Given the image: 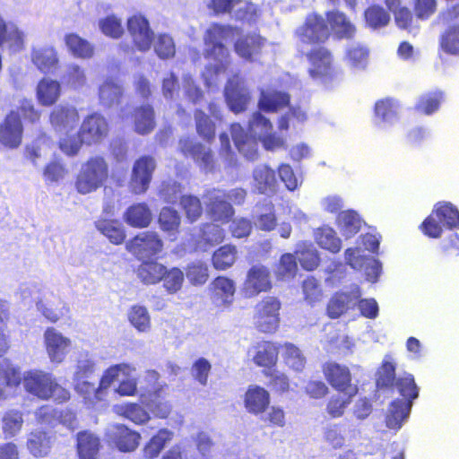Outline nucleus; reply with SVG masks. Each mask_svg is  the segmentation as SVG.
Here are the masks:
<instances>
[{"label":"nucleus","mask_w":459,"mask_h":459,"mask_svg":"<svg viewBox=\"0 0 459 459\" xmlns=\"http://www.w3.org/2000/svg\"><path fill=\"white\" fill-rule=\"evenodd\" d=\"M224 98L229 108L235 114L247 110L251 95L244 79L238 74L228 79L224 87Z\"/></svg>","instance_id":"nucleus-13"},{"label":"nucleus","mask_w":459,"mask_h":459,"mask_svg":"<svg viewBox=\"0 0 459 459\" xmlns=\"http://www.w3.org/2000/svg\"><path fill=\"white\" fill-rule=\"evenodd\" d=\"M45 348L53 363L64 361L71 346L70 339L63 336L55 328L48 327L44 333Z\"/></svg>","instance_id":"nucleus-19"},{"label":"nucleus","mask_w":459,"mask_h":459,"mask_svg":"<svg viewBox=\"0 0 459 459\" xmlns=\"http://www.w3.org/2000/svg\"><path fill=\"white\" fill-rule=\"evenodd\" d=\"M0 382L5 387L17 388L23 382V377L19 368L14 367L10 360L4 359L0 361Z\"/></svg>","instance_id":"nucleus-55"},{"label":"nucleus","mask_w":459,"mask_h":459,"mask_svg":"<svg viewBox=\"0 0 459 459\" xmlns=\"http://www.w3.org/2000/svg\"><path fill=\"white\" fill-rule=\"evenodd\" d=\"M110 439L120 452H133L139 446L141 435L124 424H117L114 427Z\"/></svg>","instance_id":"nucleus-28"},{"label":"nucleus","mask_w":459,"mask_h":459,"mask_svg":"<svg viewBox=\"0 0 459 459\" xmlns=\"http://www.w3.org/2000/svg\"><path fill=\"white\" fill-rule=\"evenodd\" d=\"M280 349L277 342L261 340L252 346V360L259 368L272 369L278 363Z\"/></svg>","instance_id":"nucleus-18"},{"label":"nucleus","mask_w":459,"mask_h":459,"mask_svg":"<svg viewBox=\"0 0 459 459\" xmlns=\"http://www.w3.org/2000/svg\"><path fill=\"white\" fill-rule=\"evenodd\" d=\"M209 291L213 302L229 307L234 299L236 283L227 276L219 275L210 283Z\"/></svg>","instance_id":"nucleus-20"},{"label":"nucleus","mask_w":459,"mask_h":459,"mask_svg":"<svg viewBox=\"0 0 459 459\" xmlns=\"http://www.w3.org/2000/svg\"><path fill=\"white\" fill-rule=\"evenodd\" d=\"M64 39L67 48L74 56L82 59L92 57L94 48L85 39H82L76 33H67Z\"/></svg>","instance_id":"nucleus-48"},{"label":"nucleus","mask_w":459,"mask_h":459,"mask_svg":"<svg viewBox=\"0 0 459 459\" xmlns=\"http://www.w3.org/2000/svg\"><path fill=\"white\" fill-rule=\"evenodd\" d=\"M178 152L186 159H190L195 166L204 173H213L218 168L215 152L212 147L190 136L178 139Z\"/></svg>","instance_id":"nucleus-4"},{"label":"nucleus","mask_w":459,"mask_h":459,"mask_svg":"<svg viewBox=\"0 0 459 459\" xmlns=\"http://www.w3.org/2000/svg\"><path fill=\"white\" fill-rule=\"evenodd\" d=\"M244 404L247 411L254 415L266 411L270 404V394L264 387L250 385L244 396Z\"/></svg>","instance_id":"nucleus-30"},{"label":"nucleus","mask_w":459,"mask_h":459,"mask_svg":"<svg viewBox=\"0 0 459 459\" xmlns=\"http://www.w3.org/2000/svg\"><path fill=\"white\" fill-rule=\"evenodd\" d=\"M123 220L132 228L144 229L152 223V212L146 203H134L126 209Z\"/></svg>","instance_id":"nucleus-29"},{"label":"nucleus","mask_w":459,"mask_h":459,"mask_svg":"<svg viewBox=\"0 0 459 459\" xmlns=\"http://www.w3.org/2000/svg\"><path fill=\"white\" fill-rule=\"evenodd\" d=\"M61 86L57 81L41 79L37 86L36 97L39 103L44 107L54 105L60 97Z\"/></svg>","instance_id":"nucleus-34"},{"label":"nucleus","mask_w":459,"mask_h":459,"mask_svg":"<svg viewBox=\"0 0 459 459\" xmlns=\"http://www.w3.org/2000/svg\"><path fill=\"white\" fill-rule=\"evenodd\" d=\"M65 414L70 420V425L76 423V415L72 411H65ZM36 420L39 424L54 426L57 421L65 422L63 417L64 412L58 411L52 406L46 404L37 409L35 411Z\"/></svg>","instance_id":"nucleus-39"},{"label":"nucleus","mask_w":459,"mask_h":459,"mask_svg":"<svg viewBox=\"0 0 459 459\" xmlns=\"http://www.w3.org/2000/svg\"><path fill=\"white\" fill-rule=\"evenodd\" d=\"M180 205L190 222L196 221L203 214L201 201L195 195H182L180 197Z\"/></svg>","instance_id":"nucleus-63"},{"label":"nucleus","mask_w":459,"mask_h":459,"mask_svg":"<svg viewBox=\"0 0 459 459\" xmlns=\"http://www.w3.org/2000/svg\"><path fill=\"white\" fill-rule=\"evenodd\" d=\"M241 30L238 27L212 23L205 30L204 35V43L206 48L204 51V56L206 59L219 60L220 57H228L229 51L222 40L233 39L240 34Z\"/></svg>","instance_id":"nucleus-5"},{"label":"nucleus","mask_w":459,"mask_h":459,"mask_svg":"<svg viewBox=\"0 0 459 459\" xmlns=\"http://www.w3.org/2000/svg\"><path fill=\"white\" fill-rule=\"evenodd\" d=\"M432 212L445 228L459 229V211L452 204L438 203Z\"/></svg>","instance_id":"nucleus-49"},{"label":"nucleus","mask_w":459,"mask_h":459,"mask_svg":"<svg viewBox=\"0 0 459 459\" xmlns=\"http://www.w3.org/2000/svg\"><path fill=\"white\" fill-rule=\"evenodd\" d=\"M110 126L104 116L92 113L86 116L78 130V136L82 137L85 145L91 146L103 143L109 135Z\"/></svg>","instance_id":"nucleus-10"},{"label":"nucleus","mask_w":459,"mask_h":459,"mask_svg":"<svg viewBox=\"0 0 459 459\" xmlns=\"http://www.w3.org/2000/svg\"><path fill=\"white\" fill-rule=\"evenodd\" d=\"M173 437V432L167 429H160L144 445L143 455L146 459H154L159 456L165 447L167 442Z\"/></svg>","instance_id":"nucleus-46"},{"label":"nucleus","mask_w":459,"mask_h":459,"mask_svg":"<svg viewBox=\"0 0 459 459\" xmlns=\"http://www.w3.org/2000/svg\"><path fill=\"white\" fill-rule=\"evenodd\" d=\"M80 120L77 108L71 105H58L49 114V123L55 130L73 128Z\"/></svg>","instance_id":"nucleus-25"},{"label":"nucleus","mask_w":459,"mask_h":459,"mask_svg":"<svg viewBox=\"0 0 459 459\" xmlns=\"http://www.w3.org/2000/svg\"><path fill=\"white\" fill-rule=\"evenodd\" d=\"M273 288L270 269L263 264L252 265L247 272L242 290L246 297H255L269 292Z\"/></svg>","instance_id":"nucleus-15"},{"label":"nucleus","mask_w":459,"mask_h":459,"mask_svg":"<svg viewBox=\"0 0 459 459\" xmlns=\"http://www.w3.org/2000/svg\"><path fill=\"white\" fill-rule=\"evenodd\" d=\"M101 447V439L94 432L84 429L76 434L75 448L78 459H97Z\"/></svg>","instance_id":"nucleus-22"},{"label":"nucleus","mask_w":459,"mask_h":459,"mask_svg":"<svg viewBox=\"0 0 459 459\" xmlns=\"http://www.w3.org/2000/svg\"><path fill=\"white\" fill-rule=\"evenodd\" d=\"M156 169L155 159L151 155H143L134 162L128 181L129 191L134 195L147 192Z\"/></svg>","instance_id":"nucleus-9"},{"label":"nucleus","mask_w":459,"mask_h":459,"mask_svg":"<svg viewBox=\"0 0 459 459\" xmlns=\"http://www.w3.org/2000/svg\"><path fill=\"white\" fill-rule=\"evenodd\" d=\"M158 223L164 233L176 236L179 232L181 218L175 209L166 206L159 213Z\"/></svg>","instance_id":"nucleus-50"},{"label":"nucleus","mask_w":459,"mask_h":459,"mask_svg":"<svg viewBox=\"0 0 459 459\" xmlns=\"http://www.w3.org/2000/svg\"><path fill=\"white\" fill-rule=\"evenodd\" d=\"M290 97L287 92L279 91H262L258 107L265 112H276L290 105Z\"/></svg>","instance_id":"nucleus-35"},{"label":"nucleus","mask_w":459,"mask_h":459,"mask_svg":"<svg viewBox=\"0 0 459 459\" xmlns=\"http://www.w3.org/2000/svg\"><path fill=\"white\" fill-rule=\"evenodd\" d=\"M117 412L136 425H142L150 420L148 411L137 403H126L117 406Z\"/></svg>","instance_id":"nucleus-51"},{"label":"nucleus","mask_w":459,"mask_h":459,"mask_svg":"<svg viewBox=\"0 0 459 459\" xmlns=\"http://www.w3.org/2000/svg\"><path fill=\"white\" fill-rule=\"evenodd\" d=\"M128 320L138 332H147L151 327V316L145 307L134 305L128 311Z\"/></svg>","instance_id":"nucleus-59"},{"label":"nucleus","mask_w":459,"mask_h":459,"mask_svg":"<svg viewBox=\"0 0 459 459\" xmlns=\"http://www.w3.org/2000/svg\"><path fill=\"white\" fill-rule=\"evenodd\" d=\"M295 36L306 45L325 44L331 37V30L325 17L318 13H308L303 23L295 30Z\"/></svg>","instance_id":"nucleus-7"},{"label":"nucleus","mask_w":459,"mask_h":459,"mask_svg":"<svg viewBox=\"0 0 459 459\" xmlns=\"http://www.w3.org/2000/svg\"><path fill=\"white\" fill-rule=\"evenodd\" d=\"M51 446V437L43 430L31 432L27 440V448L36 458L47 456L50 453Z\"/></svg>","instance_id":"nucleus-44"},{"label":"nucleus","mask_w":459,"mask_h":459,"mask_svg":"<svg viewBox=\"0 0 459 459\" xmlns=\"http://www.w3.org/2000/svg\"><path fill=\"white\" fill-rule=\"evenodd\" d=\"M412 403L396 399L390 404L388 413L385 417V424L388 429H399L403 420L408 417Z\"/></svg>","instance_id":"nucleus-42"},{"label":"nucleus","mask_w":459,"mask_h":459,"mask_svg":"<svg viewBox=\"0 0 459 459\" xmlns=\"http://www.w3.org/2000/svg\"><path fill=\"white\" fill-rule=\"evenodd\" d=\"M55 377L44 370L31 369L23 375V386L27 393L40 400L48 401L49 390Z\"/></svg>","instance_id":"nucleus-16"},{"label":"nucleus","mask_w":459,"mask_h":459,"mask_svg":"<svg viewBox=\"0 0 459 459\" xmlns=\"http://www.w3.org/2000/svg\"><path fill=\"white\" fill-rule=\"evenodd\" d=\"M314 238L319 247L333 254H337L342 249V240L331 227L323 226L316 229Z\"/></svg>","instance_id":"nucleus-38"},{"label":"nucleus","mask_w":459,"mask_h":459,"mask_svg":"<svg viewBox=\"0 0 459 459\" xmlns=\"http://www.w3.org/2000/svg\"><path fill=\"white\" fill-rule=\"evenodd\" d=\"M189 283L194 286L204 285L209 279V267L205 262L194 261L185 269Z\"/></svg>","instance_id":"nucleus-56"},{"label":"nucleus","mask_w":459,"mask_h":459,"mask_svg":"<svg viewBox=\"0 0 459 459\" xmlns=\"http://www.w3.org/2000/svg\"><path fill=\"white\" fill-rule=\"evenodd\" d=\"M361 296L360 288L354 286L351 290L348 292L338 291L335 292L326 307V313L330 318L336 319L342 315L346 313L351 303H355Z\"/></svg>","instance_id":"nucleus-21"},{"label":"nucleus","mask_w":459,"mask_h":459,"mask_svg":"<svg viewBox=\"0 0 459 459\" xmlns=\"http://www.w3.org/2000/svg\"><path fill=\"white\" fill-rule=\"evenodd\" d=\"M75 390L82 396L84 403L89 406H95L100 402L106 401V394H99V386L95 387L94 384L86 380H77Z\"/></svg>","instance_id":"nucleus-57"},{"label":"nucleus","mask_w":459,"mask_h":459,"mask_svg":"<svg viewBox=\"0 0 459 459\" xmlns=\"http://www.w3.org/2000/svg\"><path fill=\"white\" fill-rule=\"evenodd\" d=\"M31 60L43 74L54 73L59 64L57 52L52 47L33 50L31 53Z\"/></svg>","instance_id":"nucleus-32"},{"label":"nucleus","mask_w":459,"mask_h":459,"mask_svg":"<svg viewBox=\"0 0 459 459\" xmlns=\"http://www.w3.org/2000/svg\"><path fill=\"white\" fill-rule=\"evenodd\" d=\"M330 30H333L337 39H350L356 33V28L346 14L338 10L327 11L325 14Z\"/></svg>","instance_id":"nucleus-26"},{"label":"nucleus","mask_w":459,"mask_h":459,"mask_svg":"<svg viewBox=\"0 0 459 459\" xmlns=\"http://www.w3.org/2000/svg\"><path fill=\"white\" fill-rule=\"evenodd\" d=\"M364 19L368 27L377 30L389 23L390 15L384 7L371 4L364 11Z\"/></svg>","instance_id":"nucleus-53"},{"label":"nucleus","mask_w":459,"mask_h":459,"mask_svg":"<svg viewBox=\"0 0 459 459\" xmlns=\"http://www.w3.org/2000/svg\"><path fill=\"white\" fill-rule=\"evenodd\" d=\"M165 267L156 260H144L138 265L135 273L143 284L155 285L161 281Z\"/></svg>","instance_id":"nucleus-31"},{"label":"nucleus","mask_w":459,"mask_h":459,"mask_svg":"<svg viewBox=\"0 0 459 459\" xmlns=\"http://www.w3.org/2000/svg\"><path fill=\"white\" fill-rule=\"evenodd\" d=\"M131 369L130 366L126 363L115 364L108 367L104 370L99 383V394H106L108 395V389L117 379L120 373L127 374Z\"/></svg>","instance_id":"nucleus-58"},{"label":"nucleus","mask_w":459,"mask_h":459,"mask_svg":"<svg viewBox=\"0 0 459 459\" xmlns=\"http://www.w3.org/2000/svg\"><path fill=\"white\" fill-rule=\"evenodd\" d=\"M438 50L447 56H459V25L453 24L441 32Z\"/></svg>","instance_id":"nucleus-41"},{"label":"nucleus","mask_w":459,"mask_h":459,"mask_svg":"<svg viewBox=\"0 0 459 459\" xmlns=\"http://www.w3.org/2000/svg\"><path fill=\"white\" fill-rule=\"evenodd\" d=\"M230 132L238 151L249 160L257 156V141L248 135L239 123H232Z\"/></svg>","instance_id":"nucleus-27"},{"label":"nucleus","mask_w":459,"mask_h":459,"mask_svg":"<svg viewBox=\"0 0 459 459\" xmlns=\"http://www.w3.org/2000/svg\"><path fill=\"white\" fill-rule=\"evenodd\" d=\"M2 421L4 434L6 437H13L22 429V413L20 411L10 410L4 413Z\"/></svg>","instance_id":"nucleus-62"},{"label":"nucleus","mask_w":459,"mask_h":459,"mask_svg":"<svg viewBox=\"0 0 459 459\" xmlns=\"http://www.w3.org/2000/svg\"><path fill=\"white\" fill-rule=\"evenodd\" d=\"M344 395L333 394L325 403V412L330 419L342 418L357 394L352 392L342 393Z\"/></svg>","instance_id":"nucleus-47"},{"label":"nucleus","mask_w":459,"mask_h":459,"mask_svg":"<svg viewBox=\"0 0 459 459\" xmlns=\"http://www.w3.org/2000/svg\"><path fill=\"white\" fill-rule=\"evenodd\" d=\"M185 275L178 267L168 269L165 267V273L162 277L163 287L169 294H175L179 291L183 286Z\"/></svg>","instance_id":"nucleus-61"},{"label":"nucleus","mask_w":459,"mask_h":459,"mask_svg":"<svg viewBox=\"0 0 459 459\" xmlns=\"http://www.w3.org/2000/svg\"><path fill=\"white\" fill-rule=\"evenodd\" d=\"M128 252L141 258H151L163 250V241L160 235L152 230L136 234L126 245Z\"/></svg>","instance_id":"nucleus-11"},{"label":"nucleus","mask_w":459,"mask_h":459,"mask_svg":"<svg viewBox=\"0 0 459 459\" xmlns=\"http://www.w3.org/2000/svg\"><path fill=\"white\" fill-rule=\"evenodd\" d=\"M130 118L134 132L141 135L149 134L156 126L155 111L151 104L134 108Z\"/></svg>","instance_id":"nucleus-23"},{"label":"nucleus","mask_w":459,"mask_h":459,"mask_svg":"<svg viewBox=\"0 0 459 459\" xmlns=\"http://www.w3.org/2000/svg\"><path fill=\"white\" fill-rule=\"evenodd\" d=\"M281 348L284 350L282 359L285 365L294 371H303L307 360L301 351L291 342H284Z\"/></svg>","instance_id":"nucleus-52"},{"label":"nucleus","mask_w":459,"mask_h":459,"mask_svg":"<svg viewBox=\"0 0 459 459\" xmlns=\"http://www.w3.org/2000/svg\"><path fill=\"white\" fill-rule=\"evenodd\" d=\"M266 39L258 33H247L237 39L234 51L245 61L254 62L262 54Z\"/></svg>","instance_id":"nucleus-17"},{"label":"nucleus","mask_w":459,"mask_h":459,"mask_svg":"<svg viewBox=\"0 0 459 459\" xmlns=\"http://www.w3.org/2000/svg\"><path fill=\"white\" fill-rule=\"evenodd\" d=\"M40 117L41 112L36 108L31 100H21L17 108L7 112L0 122V143L9 149L18 148L23 138L22 118L36 124Z\"/></svg>","instance_id":"nucleus-1"},{"label":"nucleus","mask_w":459,"mask_h":459,"mask_svg":"<svg viewBox=\"0 0 459 459\" xmlns=\"http://www.w3.org/2000/svg\"><path fill=\"white\" fill-rule=\"evenodd\" d=\"M196 134L208 143H212L216 137V125L203 109L196 108L194 111Z\"/></svg>","instance_id":"nucleus-45"},{"label":"nucleus","mask_w":459,"mask_h":459,"mask_svg":"<svg viewBox=\"0 0 459 459\" xmlns=\"http://www.w3.org/2000/svg\"><path fill=\"white\" fill-rule=\"evenodd\" d=\"M275 171L267 165H259L253 170V189L259 195H272L277 190Z\"/></svg>","instance_id":"nucleus-24"},{"label":"nucleus","mask_w":459,"mask_h":459,"mask_svg":"<svg viewBox=\"0 0 459 459\" xmlns=\"http://www.w3.org/2000/svg\"><path fill=\"white\" fill-rule=\"evenodd\" d=\"M336 224L342 235L345 238L354 237L361 229V219L352 210H346L339 212L336 218Z\"/></svg>","instance_id":"nucleus-43"},{"label":"nucleus","mask_w":459,"mask_h":459,"mask_svg":"<svg viewBox=\"0 0 459 459\" xmlns=\"http://www.w3.org/2000/svg\"><path fill=\"white\" fill-rule=\"evenodd\" d=\"M322 373L327 384L339 393L352 392L358 394V385L353 383L350 368L334 360H328L321 367Z\"/></svg>","instance_id":"nucleus-8"},{"label":"nucleus","mask_w":459,"mask_h":459,"mask_svg":"<svg viewBox=\"0 0 459 459\" xmlns=\"http://www.w3.org/2000/svg\"><path fill=\"white\" fill-rule=\"evenodd\" d=\"M304 300L313 306L322 301L324 298L323 289L314 276L307 277L301 284Z\"/></svg>","instance_id":"nucleus-60"},{"label":"nucleus","mask_w":459,"mask_h":459,"mask_svg":"<svg viewBox=\"0 0 459 459\" xmlns=\"http://www.w3.org/2000/svg\"><path fill=\"white\" fill-rule=\"evenodd\" d=\"M398 393L403 397V402L412 403L419 396V387L415 383L414 377L410 373H404L399 377L394 383Z\"/></svg>","instance_id":"nucleus-54"},{"label":"nucleus","mask_w":459,"mask_h":459,"mask_svg":"<svg viewBox=\"0 0 459 459\" xmlns=\"http://www.w3.org/2000/svg\"><path fill=\"white\" fill-rule=\"evenodd\" d=\"M109 178V165L103 155L89 157L74 178V188L80 195H88L102 187Z\"/></svg>","instance_id":"nucleus-2"},{"label":"nucleus","mask_w":459,"mask_h":459,"mask_svg":"<svg viewBox=\"0 0 459 459\" xmlns=\"http://www.w3.org/2000/svg\"><path fill=\"white\" fill-rule=\"evenodd\" d=\"M154 51L160 59L173 58L176 55V45L173 38L166 33L159 34L154 43Z\"/></svg>","instance_id":"nucleus-64"},{"label":"nucleus","mask_w":459,"mask_h":459,"mask_svg":"<svg viewBox=\"0 0 459 459\" xmlns=\"http://www.w3.org/2000/svg\"><path fill=\"white\" fill-rule=\"evenodd\" d=\"M204 198L207 216L212 221L228 223L234 216L235 210L225 198V191L212 188L207 190Z\"/></svg>","instance_id":"nucleus-12"},{"label":"nucleus","mask_w":459,"mask_h":459,"mask_svg":"<svg viewBox=\"0 0 459 459\" xmlns=\"http://www.w3.org/2000/svg\"><path fill=\"white\" fill-rule=\"evenodd\" d=\"M445 100V93L435 90L422 93L414 106V109L421 114L429 116L437 112Z\"/></svg>","instance_id":"nucleus-40"},{"label":"nucleus","mask_w":459,"mask_h":459,"mask_svg":"<svg viewBox=\"0 0 459 459\" xmlns=\"http://www.w3.org/2000/svg\"><path fill=\"white\" fill-rule=\"evenodd\" d=\"M305 56L309 64L307 72L311 78L325 83L333 82L338 78L339 71L333 53L324 44L313 46Z\"/></svg>","instance_id":"nucleus-3"},{"label":"nucleus","mask_w":459,"mask_h":459,"mask_svg":"<svg viewBox=\"0 0 459 459\" xmlns=\"http://www.w3.org/2000/svg\"><path fill=\"white\" fill-rule=\"evenodd\" d=\"M238 259V248L233 244L218 247L212 255V264L217 271H226L232 267Z\"/></svg>","instance_id":"nucleus-36"},{"label":"nucleus","mask_w":459,"mask_h":459,"mask_svg":"<svg viewBox=\"0 0 459 459\" xmlns=\"http://www.w3.org/2000/svg\"><path fill=\"white\" fill-rule=\"evenodd\" d=\"M126 27L133 44L137 50L147 52L151 49L154 40V32L144 15L135 13L130 16L127 19Z\"/></svg>","instance_id":"nucleus-14"},{"label":"nucleus","mask_w":459,"mask_h":459,"mask_svg":"<svg viewBox=\"0 0 459 459\" xmlns=\"http://www.w3.org/2000/svg\"><path fill=\"white\" fill-rule=\"evenodd\" d=\"M281 303L273 296H266L255 307V328L263 333H274L280 325Z\"/></svg>","instance_id":"nucleus-6"},{"label":"nucleus","mask_w":459,"mask_h":459,"mask_svg":"<svg viewBox=\"0 0 459 459\" xmlns=\"http://www.w3.org/2000/svg\"><path fill=\"white\" fill-rule=\"evenodd\" d=\"M396 370V361L391 354H386L376 372V385L378 389H393Z\"/></svg>","instance_id":"nucleus-33"},{"label":"nucleus","mask_w":459,"mask_h":459,"mask_svg":"<svg viewBox=\"0 0 459 459\" xmlns=\"http://www.w3.org/2000/svg\"><path fill=\"white\" fill-rule=\"evenodd\" d=\"M95 227L114 245H121L126 240L125 229L117 220L101 218L95 221Z\"/></svg>","instance_id":"nucleus-37"}]
</instances>
